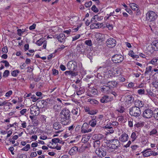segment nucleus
Instances as JSON below:
<instances>
[{"mask_svg":"<svg viewBox=\"0 0 158 158\" xmlns=\"http://www.w3.org/2000/svg\"><path fill=\"white\" fill-rule=\"evenodd\" d=\"M70 112L67 109L62 110L60 113V121L64 125L69 124L71 122Z\"/></svg>","mask_w":158,"mask_h":158,"instance_id":"nucleus-1","label":"nucleus"},{"mask_svg":"<svg viewBox=\"0 0 158 158\" xmlns=\"http://www.w3.org/2000/svg\"><path fill=\"white\" fill-rule=\"evenodd\" d=\"M158 16L154 11H149L146 15V19L148 22H153L157 18Z\"/></svg>","mask_w":158,"mask_h":158,"instance_id":"nucleus-2","label":"nucleus"},{"mask_svg":"<svg viewBox=\"0 0 158 158\" xmlns=\"http://www.w3.org/2000/svg\"><path fill=\"white\" fill-rule=\"evenodd\" d=\"M129 114L132 116L139 117L141 114V111L138 107L133 106L130 109Z\"/></svg>","mask_w":158,"mask_h":158,"instance_id":"nucleus-3","label":"nucleus"},{"mask_svg":"<svg viewBox=\"0 0 158 158\" xmlns=\"http://www.w3.org/2000/svg\"><path fill=\"white\" fill-rule=\"evenodd\" d=\"M112 61L115 64H120L124 60V57L121 54H116L113 56L111 58Z\"/></svg>","mask_w":158,"mask_h":158,"instance_id":"nucleus-4","label":"nucleus"},{"mask_svg":"<svg viewBox=\"0 0 158 158\" xmlns=\"http://www.w3.org/2000/svg\"><path fill=\"white\" fill-rule=\"evenodd\" d=\"M153 115V111L149 108L145 109L143 112V117L145 118H150Z\"/></svg>","mask_w":158,"mask_h":158,"instance_id":"nucleus-5","label":"nucleus"},{"mask_svg":"<svg viewBox=\"0 0 158 158\" xmlns=\"http://www.w3.org/2000/svg\"><path fill=\"white\" fill-rule=\"evenodd\" d=\"M94 51L91 50V48L87 47L85 48L84 52V54H85V55H86L87 57L91 60L92 57L94 55Z\"/></svg>","mask_w":158,"mask_h":158,"instance_id":"nucleus-6","label":"nucleus"},{"mask_svg":"<svg viewBox=\"0 0 158 158\" xmlns=\"http://www.w3.org/2000/svg\"><path fill=\"white\" fill-rule=\"evenodd\" d=\"M110 146L111 148L114 149L117 148L119 145V141L117 139H114L110 140Z\"/></svg>","mask_w":158,"mask_h":158,"instance_id":"nucleus-7","label":"nucleus"},{"mask_svg":"<svg viewBox=\"0 0 158 158\" xmlns=\"http://www.w3.org/2000/svg\"><path fill=\"white\" fill-rule=\"evenodd\" d=\"M106 45L110 48L114 47L116 44V41L113 38H110L108 39L106 42Z\"/></svg>","mask_w":158,"mask_h":158,"instance_id":"nucleus-8","label":"nucleus"},{"mask_svg":"<svg viewBox=\"0 0 158 158\" xmlns=\"http://www.w3.org/2000/svg\"><path fill=\"white\" fill-rule=\"evenodd\" d=\"M30 111L31 114L33 116L38 115L40 113V109L36 106H31Z\"/></svg>","mask_w":158,"mask_h":158,"instance_id":"nucleus-9","label":"nucleus"},{"mask_svg":"<svg viewBox=\"0 0 158 158\" xmlns=\"http://www.w3.org/2000/svg\"><path fill=\"white\" fill-rule=\"evenodd\" d=\"M67 66L69 69L75 70L77 68V63L75 61H71L68 63Z\"/></svg>","mask_w":158,"mask_h":158,"instance_id":"nucleus-10","label":"nucleus"},{"mask_svg":"<svg viewBox=\"0 0 158 158\" xmlns=\"http://www.w3.org/2000/svg\"><path fill=\"white\" fill-rule=\"evenodd\" d=\"M91 131V128H89V126L86 123H84L81 127V132L82 133H87Z\"/></svg>","mask_w":158,"mask_h":158,"instance_id":"nucleus-11","label":"nucleus"},{"mask_svg":"<svg viewBox=\"0 0 158 158\" xmlns=\"http://www.w3.org/2000/svg\"><path fill=\"white\" fill-rule=\"evenodd\" d=\"M35 44L38 46H40L43 44V48L44 49H46L47 44V41L43 38H41L37 40Z\"/></svg>","mask_w":158,"mask_h":158,"instance_id":"nucleus-12","label":"nucleus"},{"mask_svg":"<svg viewBox=\"0 0 158 158\" xmlns=\"http://www.w3.org/2000/svg\"><path fill=\"white\" fill-rule=\"evenodd\" d=\"M119 139L121 142L125 143L128 140L129 136L127 133L124 132L119 136Z\"/></svg>","mask_w":158,"mask_h":158,"instance_id":"nucleus-13","label":"nucleus"},{"mask_svg":"<svg viewBox=\"0 0 158 158\" xmlns=\"http://www.w3.org/2000/svg\"><path fill=\"white\" fill-rule=\"evenodd\" d=\"M95 153L98 156L102 157H104L106 156V152L102 148L97 149L95 151Z\"/></svg>","mask_w":158,"mask_h":158,"instance_id":"nucleus-14","label":"nucleus"},{"mask_svg":"<svg viewBox=\"0 0 158 158\" xmlns=\"http://www.w3.org/2000/svg\"><path fill=\"white\" fill-rule=\"evenodd\" d=\"M54 38L57 39L60 43H64L65 41V35L63 33H60L59 35H55Z\"/></svg>","mask_w":158,"mask_h":158,"instance_id":"nucleus-15","label":"nucleus"},{"mask_svg":"<svg viewBox=\"0 0 158 158\" xmlns=\"http://www.w3.org/2000/svg\"><path fill=\"white\" fill-rule=\"evenodd\" d=\"M53 127L54 129L56 130H59L56 132V133H60L62 132L63 131L62 129H61V124L59 122H55L53 125Z\"/></svg>","mask_w":158,"mask_h":158,"instance_id":"nucleus-16","label":"nucleus"},{"mask_svg":"<svg viewBox=\"0 0 158 158\" xmlns=\"http://www.w3.org/2000/svg\"><path fill=\"white\" fill-rule=\"evenodd\" d=\"M85 46L83 44H78L77 45L76 49L77 51L80 54H83L85 49Z\"/></svg>","mask_w":158,"mask_h":158,"instance_id":"nucleus-17","label":"nucleus"},{"mask_svg":"<svg viewBox=\"0 0 158 158\" xmlns=\"http://www.w3.org/2000/svg\"><path fill=\"white\" fill-rule=\"evenodd\" d=\"M47 105V102L44 100H40L37 102L36 105L39 108H43L45 107Z\"/></svg>","mask_w":158,"mask_h":158,"instance_id":"nucleus-18","label":"nucleus"},{"mask_svg":"<svg viewBox=\"0 0 158 158\" xmlns=\"http://www.w3.org/2000/svg\"><path fill=\"white\" fill-rule=\"evenodd\" d=\"M95 37L98 41H103L105 39V35L99 33H96L95 34Z\"/></svg>","mask_w":158,"mask_h":158,"instance_id":"nucleus-19","label":"nucleus"},{"mask_svg":"<svg viewBox=\"0 0 158 158\" xmlns=\"http://www.w3.org/2000/svg\"><path fill=\"white\" fill-rule=\"evenodd\" d=\"M118 83L115 81H108L107 83V85L110 89L116 87Z\"/></svg>","mask_w":158,"mask_h":158,"instance_id":"nucleus-20","label":"nucleus"},{"mask_svg":"<svg viewBox=\"0 0 158 158\" xmlns=\"http://www.w3.org/2000/svg\"><path fill=\"white\" fill-rule=\"evenodd\" d=\"M111 100V98L107 95H104L100 99V101L102 103H107Z\"/></svg>","mask_w":158,"mask_h":158,"instance_id":"nucleus-21","label":"nucleus"},{"mask_svg":"<svg viewBox=\"0 0 158 158\" xmlns=\"http://www.w3.org/2000/svg\"><path fill=\"white\" fill-rule=\"evenodd\" d=\"M135 106L136 107H138L139 109L143 107L144 105V103L142 101L136 100L134 102Z\"/></svg>","mask_w":158,"mask_h":158,"instance_id":"nucleus-22","label":"nucleus"},{"mask_svg":"<svg viewBox=\"0 0 158 158\" xmlns=\"http://www.w3.org/2000/svg\"><path fill=\"white\" fill-rule=\"evenodd\" d=\"M103 26L102 23H94L90 25V27L91 29L95 28H101Z\"/></svg>","mask_w":158,"mask_h":158,"instance_id":"nucleus-23","label":"nucleus"},{"mask_svg":"<svg viewBox=\"0 0 158 158\" xmlns=\"http://www.w3.org/2000/svg\"><path fill=\"white\" fill-rule=\"evenodd\" d=\"M78 151L77 147L74 146L72 148L69 152V154L71 156L75 155Z\"/></svg>","mask_w":158,"mask_h":158,"instance_id":"nucleus-24","label":"nucleus"},{"mask_svg":"<svg viewBox=\"0 0 158 158\" xmlns=\"http://www.w3.org/2000/svg\"><path fill=\"white\" fill-rule=\"evenodd\" d=\"M102 16H99L98 15H96L94 16L91 20V23H96L98 21H100L103 19Z\"/></svg>","mask_w":158,"mask_h":158,"instance_id":"nucleus-25","label":"nucleus"},{"mask_svg":"<svg viewBox=\"0 0 158 158\" xmlns=\"http://www.w3.org/2000/svg\"><path fill=\"white\" fill-rule=\"evenodd\" d=\"M134 97L131 95H128L126 97V100L125 102L126 104L127 103L130 104L132 103L134 101Z\"/></svg>","mask_w":158,"mask_h":158,"instance_id":"nucleus-26","label":"nucleus"},{"mask_svg":"<svg viewBox=\"0 0 158 158\" xmlns=\"http://www.w3.org/2000/svg\"><path fill=\"white\" fill-rule=\"evenodd\" d=\"M96 118V117H93L92 119L89 122V124L92 127H94L96 125L97 122L95 119Z\"/></svg>","mask_w":158,"mask_h":158,"instance_id":"nucleus-27","label":"nucleus"},{"mask_svg":"<svg viewBox=\"0 0 158 158\" xmlns=\"http://www.w3.org/2000/svg\"><path fill=\"white\" fill-rule=\"evenodd\" d=\"M110 89L107 85H103L101 87V91L104 93L107 92Z\"/></svg>","mask_w":158,"mask_h":158,"instance_id":"nucleus-28","label":"nucleus"},{"mask_svg":"<svg viewBox=\"0 0 158 158\" xmlns=\"http://www.w3.org/2000/svg\"><path fill=\"white\" fill-rule=\"evenodd\" d=\"M146 91L147 93V94L149 97L150 98L151 97L154 98L156 97V94L153 93V92L151 91L150 89H147Z\"/></svg>","mask_w":158,"mask_h":158,"instance_id":"nucleus-29","label":"nucleus"},{"mask_svg":"<svg viewBox=\"0 0 158 158\" xmlns=\"http://www.w3.org/2000/svg\"><path fill=\"white\" fill-rule=\"evenodd\" d=\"M87 102H90L92 105H98L99 102L96 100L92 98H89L87 100Z\"/></svg>","mask_w":158,"mask_h":158,"instance_id":"nucleus-30","label":"nucleus"},{"mask_svg":"<svg viewBox=\"0 0 158 158\" xmlns=\"http://www.w3.org/2000/svg\"><path fill=\"white\" fill-rule=\"evenodd\" d=\"M138 133L135 132H133L131 135V138L132 139V141L133 142L138 137Z\"/></svg>","mask_w":158,"mask_h":158,"instance_id":"nucleus-31","label":"nucleus"},{"mask_svg":"<svg viewBox=\"0 0 158 158\" xmlns=\"http://www.w3.org/2000/svg\"><path fill=\"white\" fill-rule=\"evenodd\" d=\"M89 139V136L87 135H84L82 136L81 141L83 143H85L88 141Z\"/></svg>","mask_w":158,"mask_h":158,"instance_id":"nucleus-32","label":"nucleus"},{"mask_svg":"<svg viewBox=\"0 0 158 158\" xmlns=\"http://www.w3.org/2000/svg\"><path fill=\"white\" fill-rule=\"evenodd\" d=\"M148 51L151 53H153L154 51H156V49L152 45V44H151V45L148 46L147 48Z\"/></svg>","mask_w":158,"mask_h":158,"instance_id":"nucleus-33","label":"nucleus"},{"mask_svg":"<svg viewBox=\"0 0 158 158\" xmlns=\"http://www.w3.org/2000/svg\"><path fill=\"white\" fill-rule=\"evenodd\" d=\"M152 44L156 49V51H158V40H155L153 41Z\"/></svg>","mask_w":158,"mask_h":158,"instance_id":"nucleus-34","label":"nucleus"},{"mask_svg":"<svg viewBox=\"0 0 158 158\" xmlns=\"http://www.w3.org/2000/svg\"><path fill=\"white\" fill-rule=\"evenodd\" d=\"M65 75L66 76L70 75L72 76H76V73L75 72L72 71H67L64 72Z\"/></svg>","mask_w":158,"mask_h":158,"instance_id":"nucleus-35","label":"nucleus"},{"mask_svg":"<svg viewBox=\"0 0 158 158\" xmlns=\"http://www.w3.org/2000/svg\"><path fill=\"white\" fill-rule=\"evenodd\" d=\"M130 6L131 8L133 10H135L138 9V5L135 3H130Z\"/></svg>","mask_w":158,"mask_h":158,"instance_id":"nucleus-36","label":"nucleus"},{"mask_svg":"<svg viewBox=\"0 0 158 158\" xmlns=\"http://www.w3.org/2000/svg\"><path fill=\"white\" fill-rule=\"evenodd\" d=\"M158 59L156 58H154L152 59L149 62V64H151L153 65H156L157 64V61Z\"/></svg>","mask_w":158,"mask_h":158,"instance_id":"nucleus-37","label":"nucleus"},{"mask_svg":"<svg viewBox=\"0 0 158 158\" xmlns=\"http://www.w3.org/2000/svg\"><path fill=\"white\" fill-rule=\"evenodd\" d=\"M151 84L153 87L158 89V80L153 81Z\"/></svg>","mask_w":158,"mask_h":158,"instance_id":"nucleus-38","label":"nucleus"},{"mask_svg":"<svg viewBox=\"0 0 158 158\" xmlns=\"http://www.w3.org/2000/svg\"><path fill=\"white\" fill-rule=\"evenodd\" d=\"M153 115L154 118L156 120H158V109L155 110Z\"/></svg>","mask_w":158,"mask_h":158,"instance_id":"nucleus-39","label":"nucleus"},{"mask_svg":"<svg viewBox=\"0 0 158 158\" xmlns=\"http://www.w3.org/2000/svg\"><path fill=\"white\" fill-rule=\"evenodd\" d=\"M152 67L151 66H148L146 69V71L144 72V74L146 75L152 70Z\"/></svg>","mask_w":158,"mask_h":158,"instance_id":"nucleus-40","label":"nucleus"},{"mask_svg":"<svg viewBox=\"0 0 158 158\" xmlns=\"http://www.w3.org/2000/svg\"><path fill=\"white\" fill-rule=\"evenodd\" d=\"M100 144V141L99 140H96L94 141V147L96 148H98Z\"/></svg>","mask_w":158,"mask_h":158,"instance_id":"nucleus-41","label":"nucleus"},{"mask_svg":"<svg viewBox=\"0 0 158 158\" xmlns=\"http://www.w3.org/2000/svg\"><path fill=\"white\" fill-rule=\"evenodd\" d=\"M153 151H146L144 152L143 156L145 157H148L152 155Z\"/></svg>","mask_w":158,"mask_h":158,"instance_id":"nucleus-42","label":"nucleus"},{"mask_svg":"<svg viewBox=\"0 0 158 158\" xmlns=\"http://www.w3.org/2000/svg\"><path fill=\"white\" fill-rule=\"evenodd\" d=\"M61 108V106L58 105H55L53 106V109L55 111L58 112L60 110Z\"/></svg>","mask_w":158,"mask_h":158,"instance_id":"nucleus-43","label":"nucleus"},{"mask_svg":"<svg viewBox=\"0 0 158 158\" xmlns=\"http://www.w3.org/2000/svg\"><path fill=\"white\" fill-rule=\"evenodd\" d=\"M137 92L140 95H142L145 94V90L144 89H140L138 90Z\"/></svg>","mask_w":158,"mask_h":158,"instance_id":"nucleus-44","label":"nucleus"},{"mask_svg":"<svg viewBox=\"0 0 158 158\" xmlns=\"http://www.w3.org/2000/svg\"><path fill=\"white\" fill-rule=\"evenodd\" d=\"M31 148L30 145L29 144H27L25 146L21 149V150L27 151Z\"/></svg>","mask_w":158,"mask_h":158,"instance_id":"nucleus-45","label":"nucleus"},{"mask_svg":"<svg viewBox=\"0 0 158 158\" xmlns=\"http://www.w3.org/2000/svg\"><path fill=\"white\" fill-rule=\"evenodd\" d=\"M125 110V108L123 106H120L118 109L116 110V111L120 113H123Z\"/></svg>","mask_w":158,"mask_h":158,"instance_id":"nucleus-46","label":"nucleus"},{"mask_svg":"<svg viewBox=\"0 0 158 158\" xmlns=\"http://www.w3.org/2000/svg\"><path fill=\"white\" fill-rule=\"evenodd\" d=\"M19 73V71L16 70L13 71L11 73V74L13 77H16Z\"/></svg>","mask_w":158,"mask_h":158,"instance_id":"nucleus-47","label":"nucleus"},{"mask_svg":"<svg viewBox=\"0 0 158 158\" xmlns=\"http://www.w3.org/2000/svg\"><path fill=\"white\" fill-rule=\"evenodd\" d=\"M32 123L35 126L38 125L39 123V121L38 119L35 118L32 121Z\"/></svg>","mask_w":158,"mask_h":158,"instance_id":"nucleus-48","label":"nucleus"},{"mask_svg":"<svg viewBox=\"0 0 158 158\" xmlns=\"http://www.w3.org/2000/svg\"><path fill=\"white\" fill-rule=\"evenodd\" d=\"M97 112L98 111L97 110H90L88 114L91 115H93L96 114Z\"/></svg>","mask_w":158,"mask_h":158,"instance_id":"nucleus-49","label":"nucleus"},{"mask_svg":"<svg viewBox=\"0 0 158 158\" xmlns=\"http://www.w3.org/2000/svg\"><path fill=\"white\" fill-rule=\"evenodd\" d=\"M157 133V131L155 129H153L149 133V135L150 136L156 135Z\"/></svg>","mask_w":158,"mask_h":158,"instance_id":"nucleus-50","label":"nucleus"},{"mask_svg":"<svg viewBox=\"0 0 158 158\" xmlns=\"http://www.w3.org/2000/svg\"><path fill=\"white\" fill-rule=\"evenodd\" d=\"M52 141L53 143H61L62 142L58 138H54L52 139Z\"/></svg>","mask_w":158,"mask_h":158,"instance_id":"nucleus-51","label":"nucleus"},{"mask_svg":"<svg viewBox=\"0 0 158 158\" xmlns=\"http://www.w3.org/2000/svg\"><path fill=\"white\" fill-rule=\"evenodd\" d=\"M10 74V72L8 70H6L3 73V76L4 77H7Z\"/></svg>","mask_w":158,"mask_h":158,"instance_id":"nucleus-52","label":"nucleus"},{"mask_svg":"<svg viewBox=\"0 0 158 158\" xmlns=\"http://www.w3.org/2000/svg\"><path fill=\"white\" fill-rule=\"evenodd\" d=\"M81 36L80 34H77L76 35L73 37H72V41H75L78 39Z\"/></svg>","mask_w":158,"mask_h":158,"instance_id":"nucleus-53","label":"nucleus"},{"mask_svg":"<svg viewBox=\"0 0 158 158\" xmlns=\"http://www.w3.org/2000/svg\"><path fill=\"white\" fill-rule=\"evenodd\" d=\"M85 43L87 45L90 46L92 45V42L91 40H87L85 41Z\"/></svg>","mask_w":158,"mask_h":158,"instance_id":"nucleus-54","label":"nucleus"},{"mask_svg":"<svg viewBox=\"0 0 158 158\" xmlns=\"http://www.w3.org/2000/svg\"><path fill=\"white\" fill-rule=\"evenodd\" d=\"M73 87L75 89L76 92L78 90L81 89V86L79 85H76L73 84Z\"/></svg>","mask_w":158,"mask_h":158,"instance_id":"nucleus-55","label":"nucleus"},{"mask_svg":"<svg viewBox=\"0 0 158 158\" xmlns=\"http://www.w3.org/2000/svg\"><path fill=\"white\" fill-rule=\"evenodd\" d=\"M98 140H99L104 139V136L103 135L101 134H98L97 135Z\"/></svg>","mask_w":158,"mask_h":158,"instance_id":"nucleus-56","label":"nucleus"},{"mask_svg":"<svg viewBox=\"0 0 158 158\" xmlns=\"http://www.w3.org/2000/svg\"><path fill=\"white\" fill-rule=\"evenodd\" d=\"M12 91L11 90H10L6 93L5 96L6 97H9L12 94Z\"/></svg>","mask_w":158,"mask_h":158,"instance_id":"nucleus-57","label":"nucleus"},{"mask_svg":"<svg viewBox=\"0 0 158 158\" xmlns=\"http://www.w3.org/2000/svg\"><path fill=\"white\" fill-rule=\"evenodd\" d=\"M91 9L95 13L98 12L99 11L98 9L96 7L95 5H93L92 6L91 8Z\"/></svg>","mask_w":158,"mask_h":158,"instance_id":"nucleus-58","label":"nucleus"},{"mask_svg":"<svg viewBox=\"0 0 158 158\" xmlns=\"http://www.w3.org/2000/svg\"><path fill=\"white\" fill-rule=\"evenodd\" d=\"M110 123L112 127H117L119 124L116 121L113 122L111 123Z\"/></svg>","mask_w":158,"mask_h":158,"instance_id":"nucleus-59","label":"nucleus"},{"mask_svg":"<svg viewBox=\"0 0 158 158\" xmlns=\"http://www.w3.org/2000/svg\"><path fill=\"white\" fill-rule=\"evenodd\" d=\"M111 16H115L117 17V15H113V14H112V13L111 12L110 14H107L106 15L105 17V19H108Z\"/></svg>","mask_w":158,"mask_h":158,"instance_id":"nucleus-60","label":"nucleus"},{"mask_svg":"<svg viewBox=\"0 0 158 158\" xmlns=\"http://www.w3.org/2000/svg\"><path fill=\"white\" fill-rule=\"evenodd\" d=\"M84 91L82 89H80L76 91V94L77 95H80L83 93Z\"/></svg>","mask_w":158,"mask_h":158,"instance_id":"nucleus-61","label":"nucleus"},{"mask_svg":"<svg viewBox=\"0 0 158 158\" xmlns=\"http://www.w3.org/2000/svg\"><path fill=\"white\" fill-rule=\"evenodd\" d=\"M23 31L21 29H19L17 30L18 34L19 36H21L22 34L25 31L23 30Z\"/></svg>","mask_w":158,"mask_h":158,"instance_id":"nucleus-62","label":"nucleus"},{"mask_svg":"<svg viewBox=\"0 0 158 158\" xmlns=\"http://www.w3.org/2000/svg\"><path fill=\"white\" fill-rule=\"evenodd\" d=\"M1 62L5 64V66L6 67H9L10 66V64L9 62L6 60H2Z\"/></svg>","mask_w":158,"mask_h":158,"instance_id":"nucleus-63","label":"nucleus"},{"mask_svg":"<svg viewBox=\"0 0 158 158\" xmlns=\"http://www.w3.org/2000/svg\"><path fill=\"white\" fill-rule=\"evenodd\" d=\"M36 95L37 96L39 97L40 98H42L43 97L42 96V93L40 92L37 91L36 92Z\"/></svg>","mask_w":158,"mask_h":158,"instance_id":"nucleus-64","label":"nucleus"}]
</instances>
